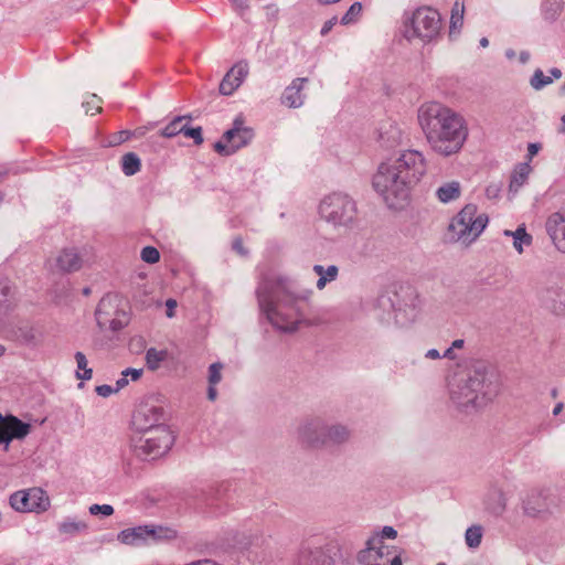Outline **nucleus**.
<instances>
[{"instance_id":"13d9d810","label":"nucleus","mask_w":565,"mask_h":565,"mask_svg":"<svg viewBox=\"0 0 565 565\" xmlns=\"http://www.w3.org/2000/svg\"><path fill=\"white\" fill-rule=\"evenodd\" d=\"M129 376H125L124 375V371L121 372V376L116 381L115 383V387L117 390V392H119L120 390H122L125 386L128 385L129 383Z\"/></svg>"},{"instance_id":"7ed1b4c3","label":"nucleus","mask_w":565,"mask_h":565,"mask_svg":"<svg viewBox=\"0 0 565 565\" xmlns=\"http://www.w3.org/2000/svg\"><path fill=\"white\" fill-rule=\"evenodd\" d=\"M417 119L428 146L439 156L458 153L468 138L465 117L441 103L423 104L418 108Z\"/></svg>"},{"instance_id":"f704fd0d","label":"nucleus","mask_w":565,"mask_h":565,"mask_svg":"<svg viewBox=\"0 0 565 565\" xmlns=\"http://www.w3.org/2000/svg\"><path fill=\"white\" fill-rule=\"evenodd\" d=\"M167 356L168 352L166 350H157L156 348L148 349L146 352V363L148 369L156 371Z\"/></svg>"},{"instance_id":"37998d69","label":"nucleus","mask_w":565,"mask_h":565,"mask_svg":"<svg viewBox=\"0 0 565 565\" xmlns=\"http://www.w3.org/2000/svg\"><path fill=\"white\" fill-rule=\"evenodd\" d=\"M18 338H20L24 343L33 344L36 342L38 333L33 327L25 324L19 328Z\"/></svg>"},{"instance_id":"4be33fe9","label":"nucleus","mask_w":565,"mask_h":565,"mask_svg":"<svg viewBox=\"0 0 565 565\" xmlns=\"http://www.w3.org/2000/svg\"><path fill=\"white\" fill-rule=\"evenodd\" d=\"M402 140L403 131L395 121L388 119L381 124L377 141L383 149H394L402 143Z\"/></svg>"},{"instance_id":"9d476101","label":"nucleus","mask_w":565,"mask_h":565,"mask_svg":"<svg viewBox=\"0 0 565 565\" xmlns=\"http://www.w3.org/2000/svg\"><path fill=\"white\" fill-rule=\"evenodd\" d=\"M541 305L558 317H565V274L552 273L539 290Z\"/></svg>"},{"instance_id":"412c9836","label":"nucleus","mask_w":565,"mask_h":565,"mask_svg":"<svg viewBox=\"0 0 565 565\" xmlns=\"http://www.w3.org/2000/svg\"><path fill=\"white\" fill-rule=\"evenodd\" d=\"M307 77H297L284 89L280 102L289 108H300L305 104L306 95L302 93Z\"/></svg>"},{"instance_id":"3c124183","label":"nucleus","mask_w":565,"mask_h":565,"mask_svg":"<svg viewBox=\"0 0 565 565\" xmlns=\"http://www.w3.org/2000/svg\"><path fill=\"white\" fill-rule=\"evenodd\" d=\"M95 391H96L97 395H99L102 397H108L111 394L117 393L115 385L111 386L108 384L98 385V386H96Z\"/></svg>"},{"instance_id":"aec40b11","label":"nucleus","mask_w":565,"mask_h":565,"mask_svg":"<svg viewBox=\"0 0 565 565\" xmlns=\"http://www.w3.org/2000/svg\"><path fill=\"white\" fill-rule=\"evenodd\" d=\"M545 228L554 247L565 254V213H552L546 220Z\"/></svg>"},{"instance_id":"8fccbe9b","label":"nucleus","mask_w":565,"mask_h":565,"mask_svg":"<svg viewBox=\"0 0 565 565\" xmlns=\"http://www.w3.org/2000/svg\"><path fill=\"white\" fill-rule=\"evenodd\" d=\"M83 107L85 108L86 114L94 115L100 110L99 99L96 95L92 96L89 102H84Z\"/></svg>"},{"instance_id":"b1692460","label":"nucleus","mask_w":565,"mask_h":565,"mask_svg":"<svg viewBox=\"0 0 565 565\" xmlns=\"http://www.w3.org/2000/svg\"><path fill=\"white\" fill-rule=\"evenodd\" d=\"M298 565H330V558L321 547L306 546L299 553Z\"/></svg>"},{"instance_id":"c756f323","label":"nucleus","mask_w":565,"mask_h":565,"mask_svg":"<svg viewBox=\"0 0 565 565\" xmlns=\"http://www.w3.org/2000/svg\"><path fill=\"white\" fill-rule=\"evenodd\" d=\"M312 270L319 277L316 285L319 290H322L327 284L334 281L339 274V268L335 265H330L327 268L322 265H315Z\"/></svg>"},{"instance_id":"f8f14e48","label":"nucleus","mask_w":565,"mask_h":565,"mask_svg":"<svg viewBox=\"0 0 565 565\" xmlns=\"http://www.w3.org/2000/svg\"><path fill=\"white\" fill-rule=\"evenodd\" d=\"M96 321L102 330L109 329L114 332L121 330L129 322L128 313L117 308V297L107 295L97 306Z\"/></svg>"},{"instance_id":"ddd939ff","label":"nucleus","mask_w":565,"mask_h":565,"mask_svg":"<svg viewBox=\"0 0 565 565\" xmlns=\"http://www.w3.org/2000/svg\"><path fill=\"white\" fill-rule=\"evenodd\" d=\"M10 504L15 511L40 512L47 509L50 501L42 489L31 488L14 492L10 497Z\"/></svg>"},{"instance_id":"4468645a","label":"nucleus","mask_w":565,"mask_h":565,"mask_svg":"<svg viewBox=\"0 0 565 565\" xmlns=\"http://www.w3.org/2000/svg\"><path fill=\"white\" fill-rule=\"evenodd\" d=\"M164 419L163 408L161 406L143 403L138 406L132 416L134 427L141 433L167 427L162 424Z\"/></svg>"},{"instance_id":"a211bd4d","label":"nucleus","mask_w":565,"mask_h":565,"mask_svg":"<svg viewBox=\"0 0 565 565\" xmlns=\"http://www.w3.org/2000/svg\"><path fill=\"white\" fill-rule=\"evenodd\" d=\"M30 430V424L12 415L3 417L0 414V444L8 446L12 439H23Z\"/></svg>"},{"instance_id":"a18cd8bd","label":"nucleus","mask_w":565,"mask_h":565,"mask_svg":"<svg viewBox=\"0 0 565 565\" xmlns=\"http://www.w3.org/2000/svg\"><path fill=\"white\" fill-rule=\"evenodd\" d=\"M141 259L148 264H156L160 259V253L156 247L146 246L141 250Z\"/></svg>"},{"instance_id":"c85d7f7f","label":"nucleus","mask_w":565,"mask_h":565,"mask_svg":"<svg viewBox=\"0 0 565 565\" xmlns=\"http://www.w3.org/2000/svg\"><path fill=\"white\" fill-rule=\"evenodd\" d=\"M486 507L489 512L500 515L505 510V497L501 489L492 488L487 497Z\"/></svg>"},{"instance_id":"0eeeda50","label":"nucleus","mask_w":565,"mask_h":565,"mask_svg":"<svg viewBox=\"0 0 565 565\" xmlns=\"http://www.w3.org/2000/svg\"><path fill=\"white\" fill-rule=\"evenodd\" d=\"M489 222L486 213L478 214L475 204L465 205L448 226V239L463 245L475 242Z\"/></svg>"},{"instance_id":"bf43d9fd","label":"nucleus","mask_w":565,"mask_h":565,"mask_svg":"<svg viewBox=\"0 0 565 565\" xmlns=\"http://www.w3.org/2000/svg\"><path fill=\"white\" fill-rule=\"evenodd\" d=\"M167 317L172 318L174 316V309L177 308V301L174 299H168L166 301Z\"/></svg>"},{"instance_id":"4d7b16f0","label":"nucleus","mask_w":565,"mask_h":565,"mask_svg":"<svg viewBox=\"0 0 565 565\" xmlns=\"http://www.w3.org/2000/svg\"><path fill=\"white\" fill-rule=\"evenodd\" d=\"M232 246H233V249L236 253H238L239 255H246L247 254V250L243 246V241L239 237L234 239Z\"/></svg>"},{"instance_id":"774afa93","label":"nucleus","mask_w":565,"mask_h":565,"mask_svg":"<svg viewBox=\"0 0 565 565\" xmlns=\"http://www.w3.org/2000/svg\"><path fill=\"white\" fill-rule=\"evenodd\" d=\"M550 73L552 75V78L558 79L562 77V71L557 67H553L550 70Z\"/></svg>"},{"instance_id":"a19ab883","label":"nucleus","mask_w":565,"mask_h":565,"mask_svg":"<svg viewBox=\"0 0 565 565\" xmlns=\"http://www.w3.org/2000/svg\"><path fill=\"white\" fill-rule=\"evenodd\" d=\"M248 64L244 61L236 63L231 70V75H233V79H235L239 86L243 84L244 79L248 75Z\"/></svg>"},{"instance_id":"4c0bfd02","label":"nucleus","mask_w":565,"mask_h":565,"mask_svg":"<svg viewBox=\"0 0 565 565\" xmlns=\"http://www.w3.org/2000/svg\"><path fill=\"white\" fill-rule=\"evenodd\" d=\"M75 360L77 364L76 376L77 379L88 381L93 376V370L88 367V362L84 353L76 352Z\"/></svg>"},{"instance_id":"cd10ccee","label":"nucleus","mask_w":565,"mask_h":565,"mask_svg":"<svg viewBox=\"0 0 565 565\" xmlns=\"http://www.w3.org/2000/svg\"><path fill=\"white\" fill-rule=\"evenodd\" d=\"M503 235L513 238V247L519 254H522L524 247L530 246L533 241L523 225L519 226L515 231L505 230Z\"/></svg>"},{"instance_id":"09e8293b","label":"nucleus","mask_w":565,"mask_h":565,"mask_svg":"<svg viewBox=\"0 0 565 565\" xmlns=\"http://www.w3.org/2000/svg\"><path fill=\"white\" fill-rule=\"evenodd\" d=\"M129 137H130V132L128 130H122V131L116 132L109 138L108 146H110V147L118 146V145L125 142L126 140H128Z\"/></svg>"},{"instance_id":"5701e85b","label":"nucleus","mask_w":565,"mask_h":565,"mask_svg":"<svg viewBox=\"0 0 565 565\" xmlns=\"http://www.w3.org/2000/svg\"><path fill=\"white\" fill-rule=\"evenodd\" d=\"M55 265L62 273H72L82 267V258L74 248H65L55 258Z\"/></svg>"},{"instance_id":"864d4df0","label":"nucleus","mask_w":565,"mask_h":565,"mask_svg":"<svg viewBox=\"0 0 565 565\" xmlns=\"http://www.w3.org/2000/svg\"><path fill=\"white\" fill-rule=\"evenodd\" d=\"M337 22H338L337 17H332L331 19L326 21L320 31L321 35H327L332 30V28L337 24Z\"/></svg>"},{"instance_id":"c9c22d12","label":"nucleus","mask_w":565,"mask_h":565,"mask_svg":"<svg viewBox=\"0 0 565 565\" xmlns=\"http://www.w3.org/2000/svg\"><path fill=\"white\" fill-rule=\"evenodd\" d=\"M563 9V0H544L542 11L545 20L555 21Z\"/></svg>"},{"instance_id":"338daca9","label":"nucleus","mask_w":565,"mask_h":565,"mask_svg":"<svg viewBox=\"0 0 565 565\" xmlns=\"http://www.w3.org/2000/svg\"><path fill=\"white\" fill-rule=\"evenodd\" d=\"M463 345H465V341L462 339H457V340L452 341V343H451V348L454 350L462 349Z\"/></svg>"},{"instance_id":"f257e3e1","label":"nucleus","mask_w":565,"mask_h":565,"mask_svg":"<svg viewBox=\"0 0 565 565\" xmlns=\"http://www.w3.org/2000/svg\"><path fill=\"white\" fill-rule=\"evenodd\" d=\"M426 172L424 153L407 149L379 164L372 185L390 209L401 210L408 203L413 189Z\"/></svg>"},{"instance_id":"69168bd1","label":"nucleus","mask_w":565,"mask_h":565,"mask_svg":"<svg viewBox=\"0 0 565 565\" xmlns=\"http://www.w3.org/2000/svg\"><path fill=\"white\" fill-rule=\"evenodd\" d=\"M531 55L527 51H522L520 53L519 60L522 64H526L530 60Z\"/></svg>"},{"instance_id":"e2e57ef3","label":"nucleus","mask_w":565,"mask_h":565,"mask_svg":"<svg viewBox=\"0 0 565 565\" xmlns=\"http://www.w3.org/2000/svg\"><path fill=\"white\" fill-rule=\"evenodd\" d=\"M455 351H456V350H454V349L451 348V345H450L448 349H446V350L444 351V353H441V354H443V358L448 359V360H456V359H457V354H456V352H455Z\"/></svg>"},{"instance_id":"0e129e2a","label":"nucleus","mask_w":565,"mask_h":565,"mask_svg":"<svg viewBox=\"0 0 565 565\" xmlns=\"http://www.w3.org/2000/svg\"><path fill=\"white\" fill-rule=\"evenodd\" d=\"M215 386H216V385H210V384H209V388H207V398H209L210 401H212V402H213V401H215V399H216V397H217V390H216V387H215Z\"/></svg>"},{"instance_id":"6e6552de","label":"nucleus","mask_w":565,"mask_h":565,"mask_svg":"<svg viewBox=\"0 0 565 565\" xmlns=\"http://www.w3.org/2000/svg\"><path fill=\"white\" fill-rule=\"evenodd\" d=\"M440 30V13L430 7H420L405 19L403 34L408 41L418 39L430 43L439 36Z\"/></svg>"},{"instance_id":"393cba45","label":"nucleus","mask_w":565,"mask_h":565,"mask_svg":"<svg viewBox=\"0 0 565 565\" xmlns=\"http://www.w3.org/2000/svg\"><path fill=\"white\" fill-rule=\"evenodd\" d=\"M435 195L440 203L447 204L458 200L461 195V184L459 181H449L439 185Z\"/></svg>"},{"instance_id":"de8ad7c7","label":"nucleus","mask_w":565,"mask_h":565,"mask_svg":"<svg viewBox=\"0 0 565 565\" xmlns=\"http://www.w3.org/2000/svg\"><path fill=\"white\" fill-rule=\"evenodd\" d=\"M89 513L92 515L103 514L109 516L114 513V508L109 504H93L89 507Z\"/></svg>"},{"instance_id":"2eb2a0df","label":"nucleus","mask_w":565,"mask_h":565,"mask_svg":"<svg viewBox=\"0 0 565 565\" xmlns=\"http://www.w3.org/2000/svg\"><path fill=\"white\" fill-rule=\"evenodd\" d=\"M326 423L320 417L305 419L297 428L299 440L308 447H326Z\"/></svg>"},{"instance_id":"72a5a7b5","label":"nucleus","mask_w":565,"mask_h":565,"mask_svg":"<svg viewBox=\"0 0 565 565\" xmlns=\"http://www.w3.org/2000/svg\"><path fill=\"white\" fill-rule=\"evenodd\" d=\"M463 15H465V1L463 0H456L452 9H451V17H450V34L457 30L460 29L463 24Z\"/></svg>"},{"instance_id":"c03bdc74","label":"nucleus","mask_w":565,"mask_h":565,"mask_svg":"<svg viewBox=\"0 0 565 565\" xmlns=\"http://www.w3.org/2000/svg\"><path fill=\"white\" fill-rule=\"evenodd\" d=\"M223 364L221 362L212 363L209 366L207 381L210 385H217L222 381Z\"/></svg>"},{"instance_id":"20e7f679","label":"nucleus","mask_w":565,"mask_h":565,"mask_svg":"<svg viewBox=\"0 0 565 565\" xmlns=\"http://www.w3.org/2000/svg\"><path fill=\"white\" fill-rule=\"evenodd\" d=\"M499 391L493 372L484 365L455 373L448 382L451 403L462 412H471L486 405Z\"/></svg>"},{"instance_id":"bb28decb","label":"nucleus","mask_w":565,"mask_h":565,"mask_svg":"<svg viewBox=\"0 0 565 565\" xmlns=\"http://www.w3.org/2000/svg\"><path fill=\"white\" fill-rule=\"evenodd\" d=\"M88 529L87 523L84 520L76 518H65L57 524V531L60 534L66 537H74L81 533L86 532Z\"/></svg>"},{"instance_id":"9b49d317","label":"nucleus","mask_w":565,"mask_h":565,"mask_svg":"<svg viewBox=\"0 0 565 565\" xmlns=\"http://www.w3.org/2000/svg\"><path fill=\"white\" fill-rule=\"evenodd\" d=\"M254 138V130L244 126V119L238 116L233 127L224 132L222 140L214 143V150L221 156H231L242 147L247 146Z\"/></svg>"},{"instance_id":"49530a36","label":"nucleus","mask_w":565,"mask_h":565,"mask_svg":"<svg viewBox=\"0 0 565 565\" xmlns=\"http://www.w3.org/2000/svg\"><path fill=\"white\" fill-rule=\"evenodd\" d=\"M183 135L188 138H192L195 145L203 142L202 128L201 127H188L185 125Z\"/></svg>"},{"instance_id":"e433bc0d","label":"nucleus","mask_w":565,"mask_h":565,"mask_svg":"<svg viewBox=\"0 0 565 565\" xmlns=\"http://www.w3.org/2000/svg\"><path fill=\"white\" fill-rule=\"evenodd\" d=\"M483 531L480 525H471L466 530L465 541L468 547L478 548L482 541Z\"/></svg>"},{"instance_id":"ea45409f","label":"nucleus","mask_w":565,"mask_h":565,"mask_svg":"<svg viewBox=\"0 0 565 565\" xmlns=\"http://www.w3.org/2000/svg\"><path fill=\"white\" fill-rule=\"evenodd\" d=\"M238 87L239 84L233 79V75H231V72L228 71L220 84V93L222 95L228 96L232 95Z\"/></svg>"},{"instance_id":"1a4fd4ad","label":"nucleus","mask_w":565,"mask_h":565,"mask_svg":"<svg viewBox=\"0 0 565 565\" xmlns=\"http://www.w3.org/2000/svg\"><path fill=\"white\" fill-rule=\"evenodd\" d=\"M174 438L168 427H158L142 433L132 439L134 454L143 460H153L164 455L173 445Z\"/></svg>"},{"instance_id":"58836bf2","label":"nucleus","mask_w":565,"mask_h":565,"mask_svg":"<svg viewBox=\"0 0 565 565\" xmlns=\"http://www.w3.org/2000/svg\"><path fill=\"white\" fill-rule=\"evenodd\" d=\"M553 83V78L550 76L544 75L543 71L537 68L534 71L530 84L535 90H541L545 86Z\"/></svg>"},{"instance_id":"5fc2aeb1","label":"nucleus","mask_w":565,"mask_h":565,"mask_svg":"<svg viewBox=\"0 0 565 565\" xmlns=\"http://www.w3.org/2000/svg\"><path fill=\"white\" fill-rule=\"evenodd\" d=\"M542 149V145L539 142H531L527 145V158L532 160L534 156Z\"/></svg>"},{"instance_id":"f3484780","label":"nucleus","mask_w":565,"mask_h":565,"mask_svg":"<svg viewBox=\"0 0 565 565\" xmlns=\"http://www.w3.org/2000/svg\"><path fill=\"white\" fill-rule=\"evenodd\" d=\"M161 526L139 525L125 529L118 533V541L126 545L140 546L149 541H157L161 537Z\"/></svg>"},{"instance_id":"052dcab7","label":"nucleus","mask_w":565,"mask_h":565,"mask_svg":"<svg viewBox=\"0 0 565 565\" xmlns=\"http://www.w3.org/2000/svg\"><path fill=\"white\" fill-rule=\"evenodd\" d=\"M234 10L237 12H243L247 8V3L245 0H230Z\"/></svg>"},{"instance_id":"79ce46f5","label":"nucleus","mask_w":565,"mask_h":565,"mask_svg":"<svg viewBox=\"0 0 565 565\" xmlns=\"http://www.w3.org/2000/svg\"><path fill=\"white\" fill-rule=\"evenodd\" d=\"M362 12V4L354 2L341 19V24L348 25L355 22Z\"/></svg>"},{"instance_id":"39448f33","label":"nucleus","mask_w":565,"mask_h":565,"mask_svg":"<svg viewBox=\"0 0 565 565\" xmlns=\"http://www.w3.org/2000/svg\"><path fill=\"white\" fill-rule=\"evenodd\" d=\"M319 214L338 235L348 234L359 224L355 201L341 192L327 195L319 204Z\"/></svg>"},{"instance_id":"6e6d98bb","label":"nucleus","mask_w":565,"mask_h":565,"mask_svg":"<svg viewBox=\"0 0 565 565\" xmlns=\"http://www.w3.org/2000/svg\"><path fill=\"white\" fill-rule=\"evenodd\" d=\"M141 374H142V370H140V369H130L129 367V369L124 370V375L129 376V380H131V381L139 380Z\"/></svg>"},{"instance_id":"a878e982","label":"nucleus","mask_w":565,"mask_h":565,"mask_svg":"<svg viewBox=\"0 0 565 565\" xmlns=\"http://www.w3.org/2000/svg\"><path fill=\"white\" fill-rule=\"evenodd\" d=\"M326 446L341 445L350 437V430L342 424L326 423Z\"/></svg>"},{"instance_id":"7c9ffc66","label":"nucleus","mask_w":565,"mask_h":565,"mask_svg":"<svg viewBox=\"0 0 565 565\" xmlns=\"http://www.w3.org/2000/svg\"><path fill=\"white\" fill-rule=\"evenodd\" d=\"M531 172V167L529 163H521L513 174L511 175L509 190L510 192L516 193L520 188L526 182L529 174Z\"/></svg>"},{"instance_id":"2f4dec72","label":"nucleus","mask_w":565,"mask_h":565,"mask_svg":"<svg viewBox=\"0 0 565 565\" xmlns=\"http://www.w3.org/2000/svg\"><path fill=\"white\" fill-rule=\"evenodd\" d=\"M141 169V161L135 152H127L121 158V170L125 175L131 177Z\"/></svg>"},{"instance_id":"680f3d73","label":"nucleus","mask_w":565,"mask_h":565,"mask_svg":"<svg viewBox=\"0 0 565 565\" xmlns=\"http://www.w3.org/2000/svg\"><path fill=\"white\" fill-rule=\"evenodd\" d=\"M425 358L429 360H438L443 358V354L437 349H429L425 353Z\"/></svg>"},{"instance_id":"dca6fc26","label":"nucleus","mask_w":565,"mask_h":565,"mask_svg":"<svg viewBox=\"0 0 565 565\" xmlns=\"http://www.w3.org/2000/svg\"><path fill=\"white\" fill-rule=\"evenodd\" d=\"M557 498L551 489H532L523 499V510L530 516H537L541 513L550 512L557 505Z\"/></svg>"},{"instance_id":"423d86ee","label":"nucleus","mask_w":565,"mask_h":565,"mask_svg":"<svg viewBox=\"0 0 565 565\" xmlns=\"http://www.w3.org/2000/svg\"><path fill=\"white\" fill-rule=\"evenodd\" d=\"M377 307L388 316H393L401 327L414 322L420 313V300L411 287L382 294L377 298Z\"/></svg>"},{"instance_id":"f03ea898","label":"nucleus","mask_w":565,"mask_h":565,"mask_svg":"<svg viewBox=\"0 0 565 565\" xmlns=\"http://www.w3.org/2000/svg\"><path fill=\"white\" fill-rule=\"evenodd\" d=\"M260 315L278 331L297 330L305 313L307 296L298 290L296 281L279 274L262 277L256 288Z\"/></svg>"},{"instance_id":"6ab92c4d","label":"nucleus","mask_w":565,"mask_h":565,"mask_svg":"<svg viewBox=\"0 0 565 565\" xmlns=\"http://www.w3.org/2000/svg\"><path fill=\"white\" fill-rule=\"evenodd\" d=\"M388 546L384 545L379 535H373L366 541L365 548L359 552L358 561L362 565H385L384 556Z\"/></svg>"},{"instance_id":"473e14b6","label":"nucleus","mask_w":565,"mask_h":565,"mask_svg":"<svg viewBox=\"0 0 565 565\" xmlns=\"http://www.w3.org/2000/svg\"><path fill=\"white\" fill-rule=\"evenodd\" d=\"M191 119L190 116H177L174 117L161 131L160 136L164 138H172L179 134H183L185 125L183 120Z\"/></svg>"},{"instance_id":"603ef678","label":"nucleus","mask_w":565,"mask_h":565,"mask_svg":"<svg viewBox=\"0 0 565 565\" xmlns=\"http://www.w3.org/2000/svg\"><path fill=\"white\" fill-rule=\"evenodd\" d=\"M374 535H379L383 542L384 539H395L397 536V531L393 526L386 525L380 533H375Z\"/></svg>"}]
</instances>
